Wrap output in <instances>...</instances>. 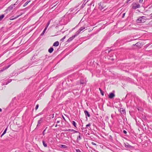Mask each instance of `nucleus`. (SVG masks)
<instances>
[{
	"mask_svg": "<svg viewBox=\"0 0 152 152\" xmlns=\"http://www.w3.org/2000/svg\"><path fill=\"white\" fill-rule=\"evenodd\" d=\"M145 18L146 17L144 16L140 17L137 20V22L139 23H144L145 21Z\"/></svg>",
	"mask_w": 152,
	"mask_h": 152,
	"instance_id": "f257e3e1",
	"label": "nucleus"
},
{
	"mask_svg": "<svg viewBox=\"0 0 152 152\" xmlns=\"http://www.w3.org/2000/svg\"><path fill=\"white\" fill-rule=\"evenodd\" d=\"M132 8L134 10L140 7V5L139 4L136 3L133 4H132Z\"/></svg>",
	"mask_w": 152,
	"mask_h": 152,
	"instance_id": "f03ea898",
	"label": "nucleus"
},
{
	"mask_svg": "<svg viewBox=\"0 0 152 152\" xmlns=\"http://www.w3.org/2000/svg\"><path fill=\"white\" fill-rule=\"evenodd\" d=\"M16 5V4H12L10 6L7 8L6 10L5 11L7 12L8 11H10L12 10L13 7H14Z\"/></svg>",
	"mask_w": 152,
	"mask_h": 152,
	"instance_id": "7ed1b4c3",
	"label": "nucleus"
},
{
	"mask_svg": "<svg viewBox=\"0 0 152 152\" xmlns=\"http://www.w3.org/2000/svg\"><path fill=\"white\" fill-rule=\"evenodd\" d=\"M77 35L75 33V34L73 36L70 37L67 40L68 42H69L72 41L75 37L77 36Z\"/></svg>",
	"mask_w": 152,
	"mask_h": 152,
	"instance_id": "20e7f679",
	"label": "nucleus"
},
{
	"mask_svg": "<svg viewBox=\"0 0 152 152\" xmlns=\"http://www.w3.org/2000/svg\"><path fill=\"white\" fill-rule=\"evenodd\" d=\"M85 27H81L80 29L75 32V33L78 35L80 32L82 31L83 30L85 29Z\"/></svg>",
	"mask_w": 152,
	"mask_h": 152,
	"instance_id": "39448f33",
	"label": "nucleus"
},
{
	"mask_svg": "<svg viewBox=\"0 0 152 152\" xmlns=\"http://www.w3.org/2000/svg\"><path fill=\"white\" fill-rule=\"evenodd\" d=\"M105 6L104 5V3H100L99 5V9L101 10H102L104 8H105Z\"/></svg>",
	"mask_w": 152,
	"mask_h": 152,
	"instance_id": "423d86ee",
	"label": "nucleus"
},
{
	"mask_svg": "<svg viewBox=\"0 0 152 152\" xmlns=\"http://www.w3.org/2000/svg\"><path fill=\"white\" fill-rule=\"evenodd\" d=\"M133 46H136V47H138L139 48H141V47L142 46V44L140 42H137L136 44H133Z\"/></svg>",
	"mask_w": 152,
	"mask_h": 152,
	"instance_id": "0eeeda50",
	"label": "nucleus"
},
{
	"mask_svg": "<svg viewBox=\"0 0 152 152\" xmlns=\"http://www.w3.org/2000/svg\"><path fill=\"white\" fill-rule=\"evenodd\" d=\"M114 91H113V92L111 93H110L109 95V98L110 99H111L114 97L115 96V94H114Z\"/></svg>",
	"mask_w": 152,
	"mask_h": 152,
	"instance_id": "6e6552de",
	"label": "nucleus"
},
{
	"mask_svg": "<svg viewBox=\"0 0 152 152\" xmlns=\"http://www.w3.org/2000/svg\"><path fill=\"white\" fill-rule=\"evenodd\" d=\"M124 146L126 148H128L134 147H133L130 145L127 142L124 143Z\"/></svg>",
	"mask_w": 152,
	"mask_h": 152,
	"instance_id": "1a4fd4ad",
	"label": "nucleus"
},
{
	"mask_svg": "<svg viewBox=\"0 0 152 152\" xmlns=\"http://www.w3.org/2000/svg\"><path fill=\"white\" fill-rule=\"evenodd\" d=\"M23 14L22 13H21L20 15H18L17 16H16V17H15L14 18H13V16L12 17L10 18V20H13L15 19H16L17 18H18L19 16H20L22 15Z\"/></svg>",
	"mask_w": 152,
	"mask_h": 152,
	"instance_id": "9d476101",
	"label": "nucleus"
},
{
	"mask_svg": "<svg viewBox=\"0 0 152 152\" xmlns=\"http://www.w3.org/2000/svg\"><path fill=\"white\" fill-rule=\"evenodd\" d=\"M84 112L85 113V114L86 116V117L87 116L88 117H89L90 116V114H89V113L86 110H85L84 111ZM86 118H87V117H86Z\"/></svg>",
	"mask_w": 152,
	"mask_h": 152,
	"instance_id": "9b49d317",
	"label": "nucleus"
},
{
	"mask_svg": "<svg viewBox=\"0 0 152 152\" xmlns=\"http://www.w3.org/2000/svg\"><path fill=\"white\" fill-rule=\"evenodd\" d=\"M61 118L60 117H58L57 118H56L55 119V121L57 123H58L60 122V120L61 119Z\"/></svg>",
	"mask_w": 152,
	"mask_h": 152,
	"instance_id": "f8f14e48",
	"label": "nucleus"
},
{
	"mask_svg": "<svg viewBox=\"0 0 152 152\" xmlns=\"http://www.w3.org/2000/svg\"><path fill=\"white\" fill-rule=\"evenodd\" d=\"M43 119L42 118H41L40 120L38 121V123L37 125V127L40 125V124L41 123V121Z\"/></svg>",
	"mask_w": 152,
	"mask_h": 152,
	"instance_id": "ddd939ff",
	"label": "nucleus"
},
{
	"mask_svg": "<svg viewBox=\"0 0 152 152\" xmlns=\"http://www.w3.org/2000/svg\"><path fill=\"white\" fill-rule=\"evenodd\" d=\"M59 42L58 41H57L55 42L53 44V46H57L59 45Z\"/></svg>",
	"mask_w": 152,
	"mask_h": 152,
	"instance_id": "4468645a",
	"label": "nucleus"
},
{
	"mask_svg": "<svg viewBox=\"0 0 152 152\" xmlns=\"http://www.w3.org/2000/svg\"><path fill=\"white\" fill-rule=\"evenodd\" d=\"M53 51V48L52 47L48 49V50L49 52L50 53H52V52Z\"/></svg>",
	"mask_w": 152,
	"mask_h": 152,
	"instance_id": "2eb2a0df",
	"label": "nucleus"
},
{
	"mask_svg": "<svg viewBox=\"0 0 152 152\" xmlns=\"http://www.w3.org/2000/svg\"><path fill=\"white\" fill-rule=\"evenodd\" d=\"M31 1V0H29V1H27L23 5V7H25Z\"/></svg>",
	"mask_w": 152,
	"mask_h": 152,
	"instance_id": "dca6fc26",
	"label": "nucleus"
},
{
	"mask_svg": "<svg viewBox=\"0 0 152 152\" xmlns=\"http://www.w3.org/2000/svg\"><path fill=\"white\" fill-rule=\"evenodd\" d=\"M42 143L44 147H47V144L45 142L44 140L42 141Z\"/></svg>",
	"mask_w": 152,
	"mask_h": 152,
	"instance_id": "f3484780",
	"label": "nucleus"
},
{
	"mask_svg": "<svg viewBox=\"0 0 152 152\" xmlns=\"http://www.w3.org/2000/svg\"><path fill=\"white\" fill-rule=\"evenodd\" d=\"M10 66L11 65H9L8 66H5L3 67V69L4 70L6 69L9 68Z\"/></svg>",
	"mask_w": 152,
	"mask_h": 152,
	"instance_id": "a211bd4d",
	"label": "nucleus"
},
{
	"mask_svg": "<svg viewBox=\"0 0 152 152\" xmlns=\"http://www.w3.org/2000/svg\"><path fill=\"white\" fill-rule=\"evenodd\" d=\"M99 90L100 91V93H101V95L102 96H103L104 95V91H102V89L100 88H99Z\"/></svg>",
	"mask_w": 152,
	"mask_h": 152,
	"instance_id": "6ab92c4d",
	"label": "nucleus"
},
{
	"mask_svg": "<svg viewBox=\"0 0 152 152\" xmlns=\"http://www.w3.org/2000/svg\"><path fill=\"white\" fill-rule=\"evenodd\" d=\"M4 14L2 15H0V21L4 17Z\"/></svg>",
	"mask_w": 152,
	"mask_h": 152,
	"instance_id": "aec40b11",
	"label": "nucleus"
},
{
	"mask_svg": "<svg viewBox=\"0 0 152 152\" xmlns=\"http://www.w3.org/2000/svg\"><path fill=\"white\" fill-rule=\"evenodd\" d=\"M88 0H85L83 1V3L82 4L83 5L84 4V5H85L86 4L88 1Z\"/></svg>",
	"mask_w": 152,
	"mask_h": 152,
	"instance_id": "412c9836",
	"label": "nucleus"
},
{
	"mask_svg": "<svg viewBox=\"0 0 152 152\" xmlns=\"http://www.w3.org/2000/svg\"><path fill=\"white\" fill-rule=\"evenodd\" d=\"M7 128H6V129H5V130H4V131L3 133H2V134H1V137H2V136H3L6 132L7 131Z\"/></svg>",
	"mask_w": 152,
	"mask_h": 152,
	"instance_id": "4be33fe9",
	"label": "nucleus"
},
{
	"mask_svg": "<svg viewBox=\"0 0 152 152\" xmlns=\"http://www.w3.org/2000/svg\"><path fill=\"white\" fill-rule=\"evenodd\" d=\"M60 147L61 148H67V146L66 145H61Z\"/></svg>",
	"mask_w": 152,
	"mask_h": 152,
	"instance_id": "5701e85b",
	"label": "nucleus"
},
{
	"mask_svg": "<svg viewBox=\"0 0 152 152\" xmlns=\"http://www.w3.org/2000/svg\"><path fill=\"white\" fill-rule=\"evenodd\" d=\"M120 112L121 113H124V111H125V110H124L122 108H120Z\"/></svg>",
	"mask_w": 152,
	"mask_h": 152,
	"instance_id": "b1692460",
	"label": "nucleus"
},
{
	"mask_svg": "<svg viewBox=\"0 0 152 152\" xmlns=\"http://www.w3.org/2000/svg\"><path fill=\"white\" fill-rule=\"evenodd\" d=\"M80 133H79V135L78 137H77V140H80L81 139V137H80Z\"/></svg>",
	"mask_w": 152,
	"mask_h": 152,
	"instance_id": "393cba45",
	"label": "nucleus"
},
{
	"mask_svg": "<svg viewBox=\"0 0 152 152\" xmlns=\"http://www.w3.org/2000/svg\"><path fill=\"white\" fill-rule=\"evenodd\" d=\"M12 81L11 79H9L7 82L5 84L6 85L8 84L9 83H10Z\"/></svg>",
	"mask_w": 152,
	"mask_h": 152,
	"instance_id": "a878e982",
	"label": "nucleus"
},
{
	"mask_svg": "<svg viewBox=\"0 0 152 152\" xmlns=\"http://www.w3.org/2000/svg\"><path fill=\"white\" fill-rule=\"evenodd\" d=\"M72 124L75 127H76V122L74 121H73L72 122Z\"/></svg>",
	"mask_w": 152,
	"mask_h": 152,
	"instance_id": "bb28decb",
	"label": "nucleus"
},
{
	"mask_svg": "<svg viewBox=\"0 0 152 152\" xmlns=\"http://www.w3.org/2000/svg\"><path fill=\"white\" fill-rule=\"evenodd\" d=\"M80 83L81 84H84L85 83V81L83 80H80Z\"/></svg>",
	"mask_w": 152,
	"mask_h": 152,
	"instance_id": "cd10ccee",
	"label": "nucleus"
},
{
	"mask_svg": "<svg viewBox=\"0 0 152 152\" xmlns=\"http://www.w3.org/2000/svg\"><path fill=\"white\" fill-rule=\"evenodd\" d=\"M90 126H91V124L89 123L88 124H87V125H86V128H87L88 129V127H90Z\"/></svg>",
	"mask_w": 152,
	"mask_h": 152,
	"instance_id": "c85d7f7f",
	"label": "nucleus"
},
{
	"mask_svg": "<svg viewBox=\"0 0 152 152\" xmlns=\"http://www.w3.org/2000/svg\"><path fill=\"white\" fill-rule=\"evenodd\" d=\"M50 20H49L48 21V23L47 24L46 26V27H48L50 23Z\"/></svg>",
	"mask_w": 152,
	"mask_h": 152,
	"instance_id": "c756f323",
	"label": "nucleus"
},
{
	"mask_svg": "<svg viewBox=\"0 0 152 152\" xmlns=\"http://www.w3.org/2000/svg\"><path fill=\"white\" fill-rule=\"evenodd\" d=\"M47 127L45 128V129L43 131V132H42V134L43 135H45V132L46 131V129H47Z\"/></svg>",
	"mask_w": 152,
	"mask_h": 152,
	"instance_id": "7c9ffc66",
	"label": "nucleus"
},
{
	"mask_svg": "<svg viewBox=\"0 0 152 152\" xmlns=\"http://www.w3.org/2000/svg\"><path fill=\"white\" fill-rule=\"evenodd\" d=\"M38 107H39V104H37L36 105V107L35 108V110H37V109H38Z\"/></svg>",
	"mask_w": 152,
	"mask_h": 152,
	"instance_id": "2f4dec72",
	"label": "nucleus"
},
{
	"mask_svg": "<svg viewBox=\"0 0 152 152\" xmlns=\"http://www.w3.org/2000/svg\"><path fill=\"white\" fill-rule=\"evenodd\" d=\"M45 31L43 30V31L42 32V33H41V36H42V35H43L44 34V33H45Z\"/></svg>",
	"mask_w": 152,
	"mask_h": 152,
	"instance_id": "473e14b6",
	"label": "nucleus"
},
{
	"mask_svg": "<svg viewBox=\"0 0 152 152\" xmlns=\"http://www.w3.org/2000/svg\"><path fill=\"white\" fill-rule=\"evenodd\" d=\"M66 36H64L63 37L61 40H63L66 38Z\"/></svg>",
	"mask_w": 152,
	"mask_h": 152,
	"instance_id": "72a5a7b5",
	"label": "nucleus"
},
{
	"mask_svg": "<svg viewBox=\"0 0 152 152\" xmlns=\"http://www.w3.org/2000/svg\"><path fill=\"white\" fill-rule=\"evenodd\" d=\"M74 130V129H68V130L69 131L73 132Z\"/></svg>",
	"mask_w": 152,
	"mask_h": 152,
	"instance_id": "f704fd0d",
	"label": "nucleus"
},
{
	"mask_svg": "<svg viewBox=\"0 0 152 152\" xmlns=\"http://www.w3.org/2000/svg\"><path fill=\"white\" fill-rule=\"evenodd\" d=\"M77 152H82L79 149H77L76 150Z\"/></svg>",
	"mask_w": 152,
	"mask_h": 152,
	"instance_id": "c9c22d12",
	"label": "nucleus"
},
{
	"mask_svg": "<svg viewBox=\"0 0 152 152\" xmlns=\"http://www.w3.org/2000/svg\"><path fill=\"white\" fill-rule=\"evenodd\" d=\"M62 117L63 118V119L64 120V121H66V120L65 119V118L64 117L63 115H62Z\"/></svg>",
	"mask_w": 152,
	"mask_h": 152,
	"instance_id": "e433bc0d",
	"label": "nucleus"
},
{
	"mask_svg": "<svg viewBox=\"0 0 152 152\" xmlns=\"http://www.w3.org/2000/svg\"><path fill=\"white\" fill-rule=\"evenodd\" d=\"M143 0H139V2L140 3H141L142 2Z\"/></svg>",
	"mask_w": 152,
	"mask_h": 152,
	"instance_id": "4c0bfd02",
	"label": "nucleus"
},
{
	"mask_svg": "<svg viewBox=\"0 0 152 152\" xmlns=\"http://www.w3.org/2000/svg\"><path fill=\"white\" fill-rule=\"evenodd\" d=\"M74 132V133H78V132L75 130H74V131L73 132Z\"/></svg>",
	"mask_w": 152,
	"mask_h": 152,
	"instance_id": "58836bf2",
	"label": "nucleus"
},
{
	"mask_svg": "<svg viewBox=\"0 0 152 152\" xmlns=\"http://www.w3.org/2000/svg\"><path fill=\"white\" fill-rule=\"evenodd\" d=\"M74 132V133H78V132L75 130H74V131L73 132Z\"/></svg>",
	"mask_w": 152,
	"mask_h": 152,
	"instance_id": "ea45409f",
	"label": "nucleus"
},
{
	"mask_svg": "<svg viewBox=\"0 0 152 152\" xmlns=\"http://www.w3.org/2000/svg\"><path fill=\"white\" fill-rule=\"evenodd\" d=\"M91 144L94 145H96V144L93 142H92Z\"/></svg>",
	"mask_w": 152,
	"mask_h": 152,
	"instance_id": "a19ab883",
	"label": "nucleus"
},
{
	"mask_svg": "<svg viewBox=\"0 0 152 152\" xmlns=\"http://www.w3.org/2000/svg\"><path fill=\"white\" fill-rule=\"evenodd\" d=\"M123 132L125 134H126L127 133V132L126 130H124L123 131Z\"/></svg>",
	"mask_w": 152,
	"mask_h": 152,
	"instance_id": "79ce46f5",
	"label": "nucleus"
},
{
	"mask_svg": "<svg viewBox=\"0 0 152 152\" xmlns=\"http://www.w3.org/2000/svg\"><path fill=\"white\" fill-rule=\"evenodd\" d=\"M125 13H124L123 14V16H122V18H124V16H125Z\"/></svg>",
	"mask_w": 152,
	"mask_h": 152,
	"instance_id": "37998d69",
	"label": "nucleus"
},
{
	"mask_svg": "<svg viewBox=\"0 0 152 152\" xmlns=\"http://www.w3.org/2000/svg\"><path fill=\"white\" fill-rule=\"evenodd\" d=\"M51 117L52 118H53L54 117V114H53L51 115Z\"/></svg>",
	"mask_w": 152,
	"mask_h": 152,
	"instance_id": "c03bdc74",
	"label": "nucleus"
},
{
	"mask_svg": "<svg viewBox=\"0 0 152 152\" xmlns=\"http://www.w3.org/2000/svg\"><path fill=\"white\" fill-rule=\"evenodd\" d=\"M47 28H48V27H46L44 29V30L45 31H46V29H47Z\"/></svg>",
	"mask_w": 152,
	"mask_h": 152,
	"instance_id": "a18cd8bd",
	"label": "nucleus"
},
{
	"mask_svg": "<svg viewBox=\"0 0 152 152\" xmlns=\"http://www.w3.org/2000/svg\"><path fill=\"white\" fill-rule=\"evenodd\" d=\"M150 16L151 18H152V13L150 15Z\"/></svg>",
	"mask_w": 152,
	"mask_h": 152,
	"instance_id": "49530a36",
	"label": "nucleus"
},
{
	"mask_svg": "<svg viewBox=\"0 0 152 152\" xmlns=\"http://www.w3.org/2000/svg\"><path fill=\"white\" fill-rule=\"evenodd\" d=\"M131 0H127V1H126V3H128L130 1H131Z\"/></svg>",
	"mask_w": 152,
	"mask_h": 152,
	"instance_id": "de8ad7c7",
	"label": "nucleus"
},
{
	"mask_svg": "<svg viewBox=\"0 0 152 152\" xmlns=\"http://www.w3.org/2000/svg\"><path fill=\"white\" fill-rule=\"evenodd\" d=\"M68 129H66L64 130L65 131H68Z\"/></svg>",
	"mask_w": 152,
	"mask_h": 152,
	"instance_id": "09e8293b",
	"label": "nucleus"
},
{
	"mask_svg": "<svg viewBox=\"0 0 152 152\" xmlns=\"http://www.w3.org/2000/svg\"><path fill=\"white\" fill-rule=\"evenodd\" d=\"M2 110V109L1 108H0V112H1Z\"/></svg>",
	"mask_w": 152,
	"mask_h": 152,
	"instance_id": "8fccbe9b",
	"label": "nucleus"
},
{
	"mask_svg": "<svg viewBox=\"0 0 152 152\" xmlns=\"http://www.w3.org/2000/svg\"><path fill=\"white\" fill-rule=\"evenodd\" d=\"M57 126H58V125H57V124H56V125H55V126L56 127H57Z\"/></svg>",
	"mask_w": 152,
	"mask_h": 152,
	"instance_id": "3c124183",
	"label": "nucleus"
},
{
	"mask_svg": "<svg viewBox=\"0 0 152 152\" xmlns=\"http://www.w3.org/2000/svg\"><path fill=\"white\" fill-rule=\"evenodd\" d=\"M15 4H18L17 1H16Z\"/></svg>",
	"mask_w": 152,
	"mask_h": 152,
	"instance_id": "603ef678",
	"label": "nucleus"
},
{
	"mask_svg": "<svg viewBox=\"0 0 152 152\" xmlns=\"http://www.w3.org/2000/svg\"><path fill=\"white\" fill-rule=\"evenodd\" d=\"M90 135L89 133H88V135Z\"/></svg>",
	"mask_w": 152,
	"mask_h": 152,
	"instance_id": "864d4df0",
	"label": "nucleus"
},
{
	"mask_svg": "<svg viewBox=\"0 0 152 152\" xmlns=\"http://www.w3.org/2000/svg\"><path fill=\"white\" fill-rule=\"evenodd\" d=\"M39 115V114H38L37 115V116H38V115Z\"/></svg>",
	"mask_w": 152,
	"mask_h": 152,
	"instance_id": "5fc2aeb1",
	"label": "nucleus"
},
{
	"mask_svg": "<svg viewBox=\"0 0 152 152\" xmlns=\"http://www.w3.org/2000/svg\"><path fill=\"white\" fill-rule=\"evenodd\" d=\"M84 6V4H83V5H82V6Z\"/></svg>",
	"mask_w": 152,
	"mask_h": 152,
	"instance_id": "6e6d98bb",
	"label": "nucleus"
},
{
	"mask_svg": "<svg viewBox=\"0 0 152 152\" xmlns=\"http://www.w3.org/2000/svg\"><path fill=\"white\" fill-rule=\"evenodd\" d=\"M91 129V128L90 127V129Z\"/></svg>",
	"mask_w": 152,
	"mask_h": 152,
	"instance_id": "4d7b16f0",
	"label": "nucleus"
}]
</instances>
